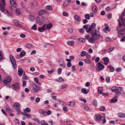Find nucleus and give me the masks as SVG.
Wrapping results in <instances>:
<instances>
[{"instance_id": "obj_20", "label": "nucleus", "mask_w": 125, "mask_h": 125, "mask_svg": "<svg viewBox=\"0 0 125 125\" xmlns=\"http://www.w3.org/2000/svg\"><path fill=\"white\" fill-rule=\"evenodd\" d=\"M92 10L94 13H96L97 11V8L96 6H94L92 7Z\"/></svg>"}, {"instance_id": "obj_34", "label": "nucleus", "mask_w": 125, "mask_h": 125, "mask_svg": "<svg viewBox=\"0 0 125 125\" xmlns=\"http://www.w3.org/2000/svg\"><path fill=\"white\" fill-rule=\"evenodd\" d=\"M69 103V105H71V107L73 106L75 104V102L73 101L69 102L68 103Z\"/></svg>"}, {"instance_id": "obj_19", "label": "nucleus", "mask_w": 125, "mask_h": 125, "mask_svg": "<svg viewBox=\"0 0 125 125\" xmlns=\"http://www.w3.org/2000/svg\"><path fill=\"white\" fill-rule=\"evenodd\" d=\"M45 9L48 10L50 11H51L52 10V6L51 5H47L45 7Z\"/></svg>"}, {"instance_id": "obj_40", "label": "nucleus", "mask_w": 125, "mask_h": 125, "mask_svg": "<svg viewBox=\"0 0 125 125\" xmlns=\"http://www.w3.org/2000/svg\"><path fill=\"white\" fill-rule=\"evenodd\" d=\"M15 123L16 124V125H21L18 120L17 119H16L15 121Z\"/></svg>"}, {"instance_id": "obj_13", "label": "nucleus", "mask_w": 125, "mask_h": 125, "mask_svg": "<svg viewBox=\"0 0 125 125\" xmlns=\"http://www.w3.org/2000/svg\"><path fill=\"white\" fill-rule=\"evenodd\" d=\"M16 0H10V3L12 6L14 7H17V5L15 2Z\"/></svg>"}, {"instance_id": "obj_53", "label": "nucleus", "mask_w": 125, "mask_h": 125, "mask_svg": "<svg viewBox=\"0 0 125 125\" xmlns=\"http://www.w3.org/2000/svg\"><path fill=\"white\" fill-rule=\"evenodd\" d=\"M40 100V98L39 97H38L36 98L35 99V102L37 103H38L39 102Z\"/></svg>"}, {"instance_id": "obj_4", "label": "nucleus", "mask_w": 125, "mask_h": 125, "mask_svg": "<svg viewBox=\"0 0 125 125\" xmlns=\"http://www.w3.org/2000/svg\"><path fill=\"white\" fill-rule=\"evenodd\" d=\"M32 90L35 92H38L40 89V87L35 84H33L32 86Z\"/></svg>"}, {"instance_id": "obj_9", "label": "nucleus", "mask_w": 125, "mask_h": 125, "mask_svg": "<svg viewBox=\"0 0 125 125\" xmlns=\"http://www.w3.org/2000/svg\"><path fill=\"white\" fill-rule=\"evenodd\" d=\"M12 78L11 77H8L5 78L3 80L4 83L6 84L11 82Z\"/></svg>"}, {"instance_id": "obj_39", "label": "nucleus", "mask_w": 125, "mask_h": 125, "mask_svg": "<svg viewBox=\"0 0 125 125\" xmlns=\"http://www.w3.org/2000/svg\"><path fill=\"white\" fill-rule=\"evenodd\" d=\"M68 3H67V2L65 1L64 2L63 4V5L64 7H66L68 5Z\"/></svg>"}, {"instance_id": "obj_35", "label": "nucleus", "mask_w": 125, "mask_h": 125, "mask_svg": "<svg viewBox=\"0 0 125 125\" xmlns=\"http://www.w3.org/2000/svg\"><path fill=\"white\" fill-rule=\"evenodd\" d=\"M24 111L26 112H31V110L28 107H26L25 109H24L23 112H24Z\"/></svg>"}, {"instance_id": "obj_30", "label": "nucleus", "mask_w": 125, "mask_h": 125, "mask_svg": "<svg viewBox=\"0 0 125 125\" xmlns=\"http://www.w3.org/2000/svg\"><path fill=\"white\" fill-rule=\"evenodd\" d=\"M39 113L43 115H45L46 112L42 109H40L39 110Z\"/></svg>"}, {"instance_id": "obj_28", "label": "nucleus", "mask_w": 125, "mask_h": 125, "mask_svg": "<svg viewBox=\"0 0 125 125\" xmlns=\"http://www.w3.org/2000/svg\"><path fill=\"white\" fill-rule=\"evenodd\" d=\"M74 42V41H69L67 42V44L69 45L72 46L73 45Z\"/></svg>"}, {"instance_id": "obj_23", "label": "nucleus", "mask_w": 125, "mask_h": 125, "mask_svg": "<svg viewBox=\"0 0 125 125\" xmlns=\"http://www.w3.org/2000/svg\"><path fill=\"white\" fill-rule=\"evenodd\" d=\"M122 92H123V91L121 88L120 87H118L117 89V90L116 91V93H121Z\"/></svg>"}, {"instance_id": "obj_29", "label": "nucleus", "mask_w": 125, "mask_h": 125, "mask_svg": "<svg viewBox=\"0 0 125 125\" xmlns=\"http://www.w3.org/2000/svg\"><path fill=\"white\" fill-rule=\"evenodd\" d=\"M117 87H118L116 86H114L111 88V90L113 92L116 93V91L117 90Z\"/></svg>"}, {"instance_id": "obj_14", "label": "nucleus", "mask_w": 125, "mask_h": 125, "mask_svg": "<svg viewBox=\"0 0 125 125\" xmlns=\"http://www.w3.org/2000/svg\"><path fill=\"white\" fill-rule=\"evenodd\" d=\"M95 120L99 122L100 121L102 116L100 115L97 114L95 115Z\"/></svg>"}, {"instance_id": "obj_32", "label": "nucleus", "mask_w": 125, "mask_h": 125, "mask_svg": "<svg viewBox=\"0 0 125 125\" xmlns=\"http://www.w3.org/2000/svg\"><path fill=\"white\" fill-rule=\"evenodd\" d=\"M52 26V25L51 24H48L46 26V29H50Z\"/></svg>"}, {"instance_id": "obj_27", "label": "nucleus", "mask_w": 125, "mask_h": 125, "mask_svg": "<svg viewBox=\"0 0 125 125\" xmlns=\"http://www.w3.org/2000/svg\"><path fill=\"white\" fill-rule=\"evenodd\" d=\"M25 52L24 50L20 52V57H22L24 56L25 54Z\"/></svg>"}, {"instance_id": "obj_17", "label": "nucleus", "mask_w": 125, "mask_h": 125, "mask_svg": "<svg viewBox=\"0 0 125 125\" xmlns=\"http://www.w3.org/2000/svg\"><path fill=\"white\" fill-rule=\"evenodd\" d=\"M103 90V88L101 87H98V93L101 94H102L103 95H105L104 93H102V91Z\"/></svg>"}, {"instance_id": "obj_36", "label": "nucleus", "mask_w": 125, "mask_h": 125, "mask_svg": "<svg viewBox=\"0 0 125 125\" xmlns=\"http://www.w3.org/2000/svg\"><path fill=\"white\" fill-rule=\"evenodd\" d=\"M86 52L84 51H82L81 52V56L83 57L86 55Z\"/></svg>"}, {"instance_id": "obj_64", "label": "nucleus", "mask_w": 125, "mask_h": 125, "mask_svg": "<svg viewBox=\"0 0 125 125\" xmlns=\"http://www.w3.org/2000/svg\"><path fill=\"white\" fill-rule=\"evenodd\" d=\"M78 64L80 66H82L83 64V62H79Z\"/></svg>"}, {"instance_id": "obj_46", "label": "nucleus", "mask_w": 125, "mask_h": 125, "mask_svg": "<svg viewBox=\"0 0 125 125\" xmlns=\"http://www.w3.org/2000/svg\"><path fill=\"white\" fill-rule=\"evenodd\" d=\"M108 67L110 68V71L111 72H113L114 71V69L113 66H109Z\"/></svg>"}, {"instance_id": "obj_12", "label": "nucleus", "mask_w": 125, "mask_h": 125, "mask_svg": "<svg viewBox=\"0 0 125 125\" xmlns=\"http://www.w3.org/2000/svg\"><path fill=\"white\" fill-rule=\"evenodd\" d=\"M105 28L103 29L104 31L106 33H107L108 32L110 31V30L109 27V26L107 24H105Z\"/></svg>"}, {"instance_id": "obj_8", "label": "nucleus", "mask_w": 125, "mask_h": 125, "mask_svg": "<svg viewBox=\"0 0 125 125\" xmlns=\"http://www.w3.org/2000/svg\"><path fill=\"white\" fill-rule=\"evenodd\" d=\"M96 66H97V70L98 71H99L101 70H102L104 68V65L101 64L100 62H99L97 64Z\"/></svg>"}, {"instance_id": "obj_26", "label": "nucleus", "mask_w": 125, "mask_h": 125, "mask_svg": "<svg viewBox=\"0 0 125 125\" xmlns=\"http://www.w3.org/2000/svg\"><path fill=\"white\" fill-rule=\"evenodd\" d=\"M117 96H115V97H114L111 100V102L112 103H114L116 102L117 100Z\"/></svg>"}, {"instance_id": "obj_45", "label": "nucleus", "mask_w": 125, "mask_h": 125, "mask_svg": "<svg viewBox=\"0 0 125 125\" xmlns=\"http://www.w3.org/2000/svg\"><path fill=\"white\" fill-rule=\"evenodd\" d=\"M115 48L114 47L110 48L108 50V51L109 52H112L114 50Z\"/></svg>"}, {"instance_id": "obj_10", "label": "nucleus", "mask_w": 125, "mask_h": 125, "mask_svg": "<svg viewBox=\"0 0 125 125\" xmlns=\"http://www.w3.org/2000/svg\"><path fill=\"white\" fill-rule=\"evenodd\" d=\"M14 106L15 107V108L16 110L19 114L21 112L19 108V104L18 103H14Z\"/></svg>"}, {"instance_id": "obj_50", "label": "nucleus", "mask_w": 125, "mask_h": 125, "mask_svg": "<svg viewBox=\"0 0 125 125\" xmlns=\"http://www.w3.org/2000/svg\"><path fill=\"white\" fill-rule=\"evenodd\" d=\"M107 50H102L101 52V53L102 54H104L106 53Z\"/></svg>"}, {"instance_id": "obj_5", "label": "nucleus", "mask_w": 125, "mask_h": 125, "mask_svg": "<svg viewBox=\"0 0 125 125\" xmlns=\"http://www.w3.org/2000/svg\"><path fill=\"white\" fill-rule=\"evenodd\" d=\"M1 1L3 5H1L0 3V10L3 12L5 10V8L4 6V5H5V0H1Z\"/></svg>"}, {"instance_id": "obj_3", "label": "nucleus", "mask_w": 125, "mask_h": 125, "mask_svg": "<svg viewBox=\"0 0 125 125\" xmlns=\"http://www.w3.org/2000/svg\"><path fill=\"white\" fill-rule=\"evenodd\" d=\"M119 23V26H121L122 25L124 26H125V18L123 19L122 16L119 17V19L118 20Z\"/></svg>"}, {"instance_id": "obj_15", "label": "nucleus", "mask_w": 125, "mask_h": 125, "mask_svg": "<svg viewBox=\"0 0 125 125\" xmlns=\"http://www.w3.org/2000/svg\"><path fill=\"white\" fill-rule=\"evenodd\" d=\"M13 22L17 27H20L21 26V25L19 23V21L17 20H13Z\"/></svg>"}, {"instance_id": "obj_44", "label": "nucleus", "mask_w": 125, "mask_h": 125, "mask_svg": "<svg viewBox=\"0 0 125 125\" xmlns=\"http://www.w3.org/2000/svg\"><path fill=\"white\" fill-rule=\"evenodd\" d=\"M26 46L28 48H30L32 47V45L31 44L29 43H27L26 44Z\"/></svg>"}, {"instance_id": "obj_55", "label": "nucleus", "mask_w": 125, "mask_h": 125, "mask_svg": "<svg viewBox=\"0 0 125 125\" xmlns=\"http://www.w3.org/2000/svg\"><path fill=\"white\" fill-rule=\"evenodd\" d=\"M63 15V16L68 17V16L69 14L65 12H63L62 13Z\"/></svg>"}, {"instance_id": "obj_51", "label": "nucleus", "mask_w": 125, "mask_h": 125, "mask_svg": "<svg viewBox=\"0 0 125 125\" xmlns=\"http://www.w3.org/2000/svg\"><path fill=\"white\" fill-rule=\"evenodd\" d=\"M105 109V108L104 107H101L100 108V110L101 111H104Z\"/></svg>"}, {"instance_id": "obj_25", "label": "nucleus", "mask_w": 125, "mask_h": 125, "mask_svg": "<svg viewBox=\"0 0 125 125\" xmlns=\"http://www.w3.org/2000/svg\"><path fill=\"white\" fill-rule=\"evenodd\" d=\"M38 31L41 32H42L45 30V27H42L39 28L38 29Z\"/></svg>"}, {"instance_id": "obj_2", "label": "nucleus", "mask_w": 125, "mask_h": 125, "mask_svg": "<svg viewBox=\"0 0 125 125\" xmlns=\"http://www.w3.org/2000/svg\"><path fill=\"white\" fill-rule=\"evenodd\" d=\"M10 61L12 64V67L14 69H15L16 68V63L15 59L13 56L10 55Z\"/></svg>"}, {"instance_id": "obj_6", "label": "nucleus", "mask_w": 125, "mask_h": 125, "mask_svg": "<svg viewBox=\"0 0 125 125\" xmlns=\"http://www.w3.org/2000/svg\"><path fill=\"white\" fill-rule=\"evenodd\" d=\"M19 114H22L23 116H25V118L27 119H29L31 116L32 115L29 114H27L26 112L24 111V112H21Z\"/></svg>"}, {"instance_id": "obj_62", "label": "nucleus", "mask_w": 125, "mask_h": 125, "mask_svg": "<svg viewBox=\"0 0 125 125\" xmlns=\"http://www.w3.org/2000/svg\"><path fill=\"white\" fill-rule=\"evenodd\" d=\"M71 63L70 62H68L67 64V66L68 67H70L71 66Z\"/></svg>"}, {"instance_id": "obj_16", "label": "nucleus", "mask_w": 125, "mask_h": 125, "mask_svg": "<svg viewBox=\"0 0 125 125\" xmlns=\"http://www.w3.org/2000/svg\"><path fill=\"white\" fill-rule=\"evenodd\" d=\"M81 92L82 93L85 94L88 93L89 91L88 89H86L85 88H82Z\"/></svg>"}, {"instance_id": "obj_58", "label": "nucleus", "mask_w": 125, "mask_h": 125, "mask_svg": "<svg viewBox=\"0 0 125 125\" xmlns=\"http://www.w3.org/2000/svg\"><path fill=\"white\" fill-rule=\"evenodd\" d=\"M54 71L53 69H52L51 71H48V73L50 74H51Z\"/></svg>"}, {"instance_id": "obj_7", "label": "nucleus", "mask_w": 125, "mask_h": 125, "mask_svg": "<svg viewBox=\"0 0 125 125\" xmlns=\"http://www.w3.org/2000/svg\"><path fill=\"white\" fill-rule=\"evenodd\" d=\"M19 83L17 82H16L14 84H11L12 88L13 89L15 90L16 89L19 90L20 89V87L19 86Z\"/></svg>"}, {"instance_id": "obj_42", "label": "nucleus", "mask_w": 125, "mask_h": 125, "mask_svg": "<svg viewBox=\"0 0 125 125\" xmlns=\"http://www.w3.org/2000/svg\"><path fill=\"white\" fill-rule=\"evenodd\" d=\"M31 29L34 30H36L37 29L36 25L34 24L31 28Z\"/></svg>"}, {"instance_id": "obj_59", "label": "nucleus", "mask_w": 125, "mask_h": 125, "mask_svg": "<svg viewBox=\"0 0 125 125\" xmlns=\"http://www.w3.org/2000/svg\"><path fill=\"white\" fill-rule=\"evenodd\" d=\"M122 70V68H121L119 67L117 68L116 71L118 72H120Z\"/></svg>"}, {"instance_id": "obj_56", "label": "nucleus", "mask_w": 125, "mask_h": 125, "mask_svg": "<svg viewBox=\"0 0 125 125\" xmlns=\"http://www.w3.org/2000/svg\"><path fill=\"white\" fill-rule=\"evenodd\" d=\"M103 117L104 118V119L103 120V123L104 124H105L106 122V117L105 116H104Z\"/></svg>"}, {"instance_id": "obj_49", "label": "nucleus", "mask_w": 125, "mask_h": 125, "mask_svg": "<svg viewBox=\"0 0 125 125\" xmlns=\"http://www.w3.org/2000/svg\"><path fill=\"white\" fill-rule=\"evenodd\" d=\"M89 26L88 24H86L85 25H84L83 26V28L86 29V30H87V29H88V27Z\"/></svg>"}, {"instance_id": "obj_48", "label": "nucleus", "mask_w": 125, "mask_h": 125, "mask_svg": "<svg viewBox=\"0 0 125 125\" xmlns=\"http://www.w3.org/2000/svg\"><path fill=\"white\" fill-rule=\"evenodd\" d=\"M79 39L80 42H85V40L83 38H80Z\"/></svg>"}, {"instance_id": "obj_41", "label": "nucleus", "mask_w": 125, "mask_h": 125, "mask_svg": "<svg viewBox=\"0 0 125 125\" xmlns=\"http://www.w3.org/2000/svg\"><path fill=\"white\" fill-rule=\"evenodd\" d=\"M84 17L85 18L88 20H89L90 19V15L89 14H86L85 15Z\"/></svg>"}, {"instance_id": "obj_43", "label": "nucleus", "mask_w": 125, "mask_h": 125, "mask_svg": "<svg viewBox=\"0 0 125 125\" xmlns=\"http://www.w3.org/2000/svg\"><path fill=\"white\" fill-rule=\"evenodd\" d=\"M15 12L17 15H19L20 14V10L18 9H17L15 10Z\"/></svg>"}, {"instance_id": "obj_47", "label": "nucleus", "mask_w": 125, "mask_h": 125, "mask_svg": "<svg viewBox=\"0 0 125 125\" xmlns=\"http://www.w3.org/2000/svg\"><path fill=\"white\" fill-rule=\"evenodd\" d=\"M34 81L37 84H40V83L39 82V81L38 79L37 78H35L34 79Z\"/></svg>"}, {"instance_id": "obj_24", "label": "nucleus", "mask_w": 125, "mask_h": 125, "mask_svg": "<svg viewBox=\"0 0 125 125\" xmlns=\"http://www.w3.org/2000/svg\"><path fill=\"white\" fill-rule=\"evenodd\" d=\"M46 12L45 10H40L39 14L41 16L45 14Z\"/></svg>"}, {"instance_id": "obj_52", "label": "nucleus", "mask_w": 125, "mask_h": 125, "mask_svg": "<svg viewBox=\"0 0 125 125\" xmlns=\"http://www.w3.org/2000/svg\"><path fill=\"white\" fill-rule=\"evenodd\" d=\"M62 69L61 68H59L58 70V74H60L61 73Z\"/></svg>"}, {"instance_id": "obj_31", "label": "nucleus", "mask_w": 125, "mask_h": 125, "mask_svg": "<svg viewBox=\"0 0 125 125\" xmlns=\"http://www.w3.org/2000/svg\"><path fill=\"white\" fill-rule=\"evenodd\" d=\"M104 64L105 65H106L107 64V62L109 61V60L107 58H104Z\"/></svg>"}, {"instance_id": "obj_33", "label": "nucleus", "mask_w": 125, "mask_h": 125, "mask_svg": "<svg viewBox=\"0 0 125 125\" xmlns=\"http://www.w3.org/2000/svg\"><path fill=\"white\" fill-rule=\"evenodd\" d=\"M125 116V115L123 113L119 114L118 115V117L120 118L124 117Z\"/></svg>"}, {"instance_id": "obj_21", "label": "nucleus", "mask_w": 125, "mask_h": 125, "mask_svg": "<svg viewBox=\"0 0 125 125\" xmlns=\"http://www.w3.org/2000/svg\"><path fill=\"white\" fill-rule=\"evenodd\" d=\"M117 30L118 31V33H119L120 31L123 32L124 31V29L121 27V26H119L116 28Z\"/></svg>"}, {"instance_id": "obj_61", "label": "nucleus", "mask_w": 125, "mask_h": 125, "mask_svg": "<svg viewBox=\"0 0 125 125\" xmlns=\"http://www.w3.org/2000/svg\"><path fill=\"white\" fill-rule=\"evenodd\" d=\"M68 31L70 33H72L73 32V30L71 28H69L68 30Z\"/></svg>"}, {"instance_id": "obj_60", "label": "nucleus", "mask_w": 125, "mask_h": 125, "mask_svg": "<svg viewBox=\"0 0 125 125\" xmlns=\"http://www.w3.org/2000/svg\"><path fill=\"white\" fill-rule=\"evenodd\" d=\"M106 81L107 82L109 83L110 82V78L109 77H106Z\"/></svg>"}, {"instance_id": "obj_63", "label": "nucleus", "mask_w": 125, "mask_h": 125, "mask_svg": "<svg viewBox=\"0 0 125 125\" xmlns=\"http://www.w3.org/2000/svg\"><path fill=\"white\" fill-rule=\"evenodd\" d=\"M58 82H60L63 81V80L61 77H60L58 79Z\"/></svg>"}, {"instance_id": "obj_22", "label": "nucleus", "mask_w": 125, "mask_h": 125, "mask_svg": "<svg viewBox=\"0 0 125 125\" xmlns=\"http://www.w3.org/2000/svg\"><path fill=\"white\" fill-rule=\"evenodd\" d=\"M74 18L75 20L78 21H80L81 20L80 18L77 15H75L74 16Z\"/></svg>"}, {"instance_id": "obj_38", "label": "nucleus", "mask_w": 125, "mask_h": 125, "mask_svg": "<svg viewBox=\"0 0 125 125\" xmlns=\"http://www.w3.org/2000/svg\"><path fill=\"white\" fill-rule=\"evenodd\" d=\"M83 61H84L88 63H89L91 62V60L89 59H84Z\"/></svg>"}, {"instance_id": "obj_18", "label": "nucleus", "mask_w": 125, "mask_h": 125, "mask_svg": "<svg viewBox=\"0 0 125 125\" xmlns=\"http://www.w3.org/2000/svg\"><path fill=\"white\" fill-rule=\"evenodd\" d=\"M23 73V70L21 68H19L18 71V75L20 76H21L22 75Z\"/></svg>"}, {"instance_id": "obj_54", "label": "nucleus", "mask_w": 125, "mask_h": 125, "mask_svg": "<svg viewBox=\"0 0 125 125\" xmlns=\"http://www.w3.org/2000/svg\"><path fill=\"white\" fill-rule=\"evenodd\" d=\"M26 84V82L25 81H23L22 82V86L23 87H25Z\"/></svg>"}, {"instance_id": "obj_37", "label": "nucleus", "mask_w": 125, "mask_h": 125, "mask_svg": "<svg viewBox=\"0 0 125 125\" xmlns=\"http://www.w3.org/2000/svg\"><path fill=\"white\" fill-rule=\"evenodd\" d=\"M97 103L96 100V99L93 100V105L95 106H96L97 105Z\"/></svg>"}, {"instance_id": "obj_1", "label": "nucleus", "mask_w": 125, "mask_h": 125, "mask_svg": "<svg viewBox=\"0 0 125 125\" xmlns=\"http://www.w3.org/2000/svg\"><path fill=\"white\" fill-rule=\"evenodd\" d=\"M96 24L94 23H93L91 25L90 27L88 29L86 30V31L92 35H97L98 37H100V35L97 33V30L96 29L94 30V28L95 27Z\"/></svg>"}, {"instance_id": "obj_11", "label": "nucleus", "mask_w": 125, "mask_h": 125, "mask_svg": "<svg viewBox=\"0 0 125 125\" xmlns=\"http://www.w3.org/2000/svg\"><path fill=\"white\" fill-rule=\"evenodd\" d=\"M91 36L92 37L89 38V41L90 42L92 43H94V42L95 41V39H98V38L96 37L95 38H94V37L95 36H98L97 35H94L93 36L92 35H91Z\"/></svg>"}, {"instance_id": "obj_57", "label": "nucleus", "mask_w": 125, "mask_h": 125, "mask_svg": "<svg viewBox=\"0 0 125 125\" xmlns=\"http://www.w3.org/2000/svg\"><path fill=\"white\" fill-rule=\"evenodd\" d=\"M83 108L84 110L86 111H88L89 109V107L87 106H84Z\"/></svg>"}]
</instances>
